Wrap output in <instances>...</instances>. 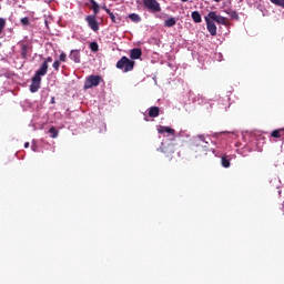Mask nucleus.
I'll use <instances>...</instances> for the list:
<instances>
[{"label":"nucleus","instance_id":"obj_2","mask_svg":"<svg viewBox=\"0 0 284 284\" xmlns=\"http://www.w3.org/2000/svg\"><path fill=\"white\" fill-rule=\"evenodd\" d=\"M116 68L124 72H132V70H134V61L124 55L116 62Z\"/></svg>","mask_w":284,"mask_h":284},{"label":"nucleus","instance_id":"obj_22","mask_svg":"<svg viewBox=\"0 0 284 284\" xmlns=\"http://www.w3.org/2000/svg\"><path fill=\"white\" fill-rule=\"evenodd\" d=\"M129 19H131L133 23H139L141 21V16L136 13H131L129 14Z\"/></svg>","mask_w":284,"mask_h":284},{"label":"nucleus","instance_id":"obj_26","mask_svg":"<svg viewBox=\"0 0 284 284\" xmlns=\"http://www.w3.org/2000/svg\"><path fill=\"white\" fill-rule=\"evenodd\" d=\"M4 28H6V19L0 18V34L3 32Z\"/></svg>","mask_w":284,"mask_h":284},{"label":"nucleus","instance_id":"obj_10","mask_svg":"<svg viewBox=\"0 0 284 284\" xmlns=\"http://www.w3.org/2000/svg\"><path fill=\"white\" fill-rule=\"evenodd\" d=\"M69 59H71V61H74V63H81V51L71 50Z\"/></svg>","mask_w":284,"mask_h":284},{"label":"nucleus","instance_id":"obj_34","mask_svg":"<svg viewBox=\"0 0 284 284\" xmlns=\"http://www.w3.org/2000/svg\"><path fill=\"white\" fill-rule=\"evenodd\" d=\"M51 103H54V97H53V98H51Z\"/></svg>","mask_w":284,"mask_h":284},{"label":"nucleus","instance_id":"obj_17","mask_svg":"<svg viewBox=\"0 0 284 284\" xmlns=\"http://www.w3.org/2000/svg\"><path fill=\"white\" fill-rule=\"evenodd\" d=\"M28 50H30V47L28 44H21V58L28 59Z\"/></svg>","mask_w":284,"mask_h":284},{"label":"nucleus","instance_id":"obj_36","mask_svg":"<svg viewBox=\"0 0 284 284\" xmlns=\"http://www.w3.org/2000/svg\"><path fill=\"white\" fill-rule=\"evenodd\" d=\"M0 10H1V4H0Z\"/></svg>","mask_w":284,"mask_h":284},{"label":"nucleus","instance_id":"obj_30","mask_svg":"<svg viewBox=\"0 0 284 284\" xmlns=\"http://www.w3.org/2000/svg\"><path fill=\"white\" fill-rule=\"evenodd\" d=\"M60 61H62L63 63H65L68 61V55L65 53H61L60 54Z\"/></svg>","mask_w":284,"mask_h":284},{"label":"nucleus","instance_id":"obj_19","mask_svg":"<svg viewBox=\"0 0 284 284\" xmlns=\"http://www.w3.org/2000/svg\"><path fill=\"white\" fill-rule=\"evenodd\" d=\"M90 3H91V10H93L94 14L93 16H97L99 13V3H97L95 0H90Z\"/></svg>","mask_w":284,"mask_h":284},{"label":"nucleus","instance_id":"obj_35","mask_svg":"<svg viewBox=\"0 0 284 284\" xmlns=\"http://www.w3.org/2000/svg\"><path fill=\"white\" fill-rule=\"evenodd\" d=\"M283 214H284V207H283Z\"/></svg>","mask_w":284,"mask_h":284},{"label":"nucleus","instance_id":"obj_24","mask_svg":"<svg viewBox=\"0 0 284 284\" xmlns=\"http://www.w3.org/2000/svg\"><path fill=\"white\" fill-rule=\"evenodd\" d=\"M230 165H231L230 159H227V156H222V166L230 168Z\"/></svg>","mask_w":284,"mask_h":284},{"label":"nucleus","instance_id":"obj_33","mask_svg":"<svg viewBox=\"0 0 284 284\" xmlns=\"http://www.w3.org/2000/svg\"><path fill=\"white\" fill-rule=\"evenodd\" d=\"M213 1H215V3H221V0H213Z\"/></svg>","mask_w":284,"mask_h":284},{"label":"nucleus","instance_id":"obj_23","mask_svg":"<svg viewBox=\"0 0 284 284\" xmlns=\"http://www.w3.org/2000/svg\"><path fill=\"white\" fill-rule=\"evenodd\" d=\"M49 134H51V139H57L59 136V131L57 128L52 126L49 129Z\"/></svg>","mask_w":284,"mask_h":284},{"label":"nucleus","instance_id":"obj_32","mask_svg":"<svg viewBox=\"0 0 284 284\" xmlns=\"http://www.w3.org/2000/svg\"><path fill=\"white\" fill-rule=\"evenodd\" d=\"M31 149L33 150V152H37V146L32 145Z\"/></svg>","mask_w":284,"mask_h":284},{"label":"nucleus","instance_id":"obj_3","mask_svg":"<svg viewBox=\"0 0 284 284\" xmlns=\"http://www.w3.org/2000/svg\"><path fill=\"white\" fill-rule=\"evenodd\" d=\"M101 81H103V78H101V75H89L84 81V90L97 88V85H99Z\"/></svg>","mask_w":284,"mask_h":284},{"label":"nucleus","instance_id":"obj_18","mask_svg":"<svg viewBox=\"0 0 284 284\" xmlns=\"http://www.w3.org/2000/svg\"><path fill=\"white\" fill-rule=\"evenodd\" d=\"M284 134V129H278L272 132L271 136H273V139H281Z\"/></svg>","mask_w":284,"mask_h":284},{"label":"nucleus","instance_id":"obj_28","mask_svg":"<svg viewBox=\"0 0 284 284\" xmlns=\"http://www.w3.org/2000/svg\"><path fill=\"white\" fill-rule=\"evenodd\" d=\"M275 6H281L284 8V0H271Z\"/></svg>","mask_w":284,"mask_h":284},{"label":"nucleus","instance_id":"obj_21","mask_svg":"<svg viewBox=\"0 0 284 284\" xmlns=\"http://www.w3.org/2000/svg\"><path fill=\"white\" fill-rule=\"evenodd\" d=\"M226 14H229V17H231V19H235L236 21H239V13L235 10L229 9L225 10Z\"/></svg>","mask_w":284,"mask_h":284},{"label":"nucleus","instance_id":"obj_9","mask_svg":"<svg viewBox=\"0 0 284 284\" xmlns=\"http://www.w3.org/2000/svg\"><path fill=\"white\" fill-rule=\"evenodd\" d=\"M206 22V28L212 37H216V23L210 19V17H204Z\"/></svg>","mask_w":284,"mask_h":284},{"label":"nucleus","instance_id":"obj_37","mask_svg":"<svg viewBox=\"0 0 284 284\" xmlns=\"http://www.w3.org/2000/svg\"><path fill=\"white\" fill-rule=\"evenodd\" d=\"M0 48H1V42H0Z\"/></svg>","mask_w":284,"mask_h":284},{"label":"nucleus","instance_id":"obj_20","mask_svg":"<svg viewBox=\"0 0 284 284\" xmlns=\"http://www.w3.org/2000/svg\"><path fill=\"white\" fill-rule=\"evenodd\" d=\"M191 17L195 23H201L202 19L201 13L199 11H193Z\"/></svg>","mask_w":284,"mask_h":284},{"label":"nucleus","instance_id":"obj_13","mask_svg":"<svg viewBox=\"0 0 284 284\" xmlns=\"http://www.w3.org/2000/svg\"><path fill=\"white\" fill-rule=\"evenodd\" d=\"M104 12H106V14H109L112 23H121V18H116V16H114L112 13V11H110V9H108V7H103Z\"/></svg>","mask_w":284,"mask_h":284},{"label":"nucleus","instance_id":"obj_4","mask_svg":"<svg viewBox=\"0 0 284 284\" xmlns=\"http://www.w3.org/2000/svg\"><path fill=\"white\" fill-rule=\"evenodd\" d=\"M207 141H205V135H197L193 139V148H200L204 154H207Z\"/></svg>","mask_w":284,"mask_h":284},{"label":"nucleus","instance_id":"obj_5","mask_svg":"<svg viewBox=\"0 0 284 284\" xmlns=\"http://www.w3.org/2000/svg\"><path fill=\"white\" fill-rule=\"evenodd\" d=\"M143 6L150 12H161V3L158 0H143Z\"/></svg>","mask_w":284,"mask_h":284},{"label":"nucleus","instance_id":"obj_6","mask_svg":"<svg viewBox=\"0 0 284 284\" xmlns=\"http://www.w3.org/2000/svg\"><path fill=\"white\" fill-rule=\"evenodd\" d=\"M160 151L165 154V156H172V154H174V152H176V146L174 145V143H162L160 146Z\"/></svg>","mask_w":284,"mask_h":284},{"label":"nucleus","instance_id":"obj_27","mask_svg":"<svg viewBox=\"0 0 284 284\" xmlns=\"http://www.w3.org/2000/svg\"><path fill=\"white\" fill-rule=\"evenodd\" d=\"M20 22L22 23V26H29L30 24V18L24 17L20 20Z\"/></svg>","mask_w":284,"mask_h":284},{"label":"nucleus","instance_id":"obj_12","mask_svg":"<svg viewBox=\"0 0 284 284\" xmlns=\"http://www.w3.org/2000/svg\"><path fill=\"white\" fill-rule=\"evenodd\" d=\"M143 55V51L140 48H134L130 51V59L136 60Z\"/></svg>","mask_w":284,"mask_h":284},{"label":"nucleus","instance_id":"obj_15","mask_svg":"<svg viewBox=\"0 0 284 284\" xmlns=\"http://www.w3.org/2000/svg\"><path fill=\"white\" fill-rule=\"evenodd\" d=\"M176 26V18H169L164 21V27L165 28H174Z\"/></svg>","mask_w":284,"mask_h":284},{"label":"nucleus","instance_id":"obj_25","mask_svg":"<svg viewBox=\"0 0 284 284\" xmlns=\"http://www.w3.org/2000/svg\"><path fill=\"white\" fill-rule=\"evenodd\" d=\"M90 50H92V52H99V43L91 42L90 43Z\"/></svg>","mask_w":284,"mask_h":284},{"label":"nucleus","instance_id":"obj_31","mask_svg":"<svg viewBox=\"0 0 284 284\" xmlns=\"http://www.w3.org/2000/svg\"><path fill=\"white\" fill-rule=\"evenodd\" d=\"M24 148H30V142H26Z\"/></svg>","mask_w":284,"mask_h":284},{"label":"nucleus","instance_id":"obj_11","mask_svg":"<svg viewBox=\"0 0 284 284\" xmlns=\"http://www.w3.org/2000/svg\"><path fill=\"white\" fill-rule=\"evenodd\" d=\"M158 132H159V134H165V133L171 134V136H174V134H175L174 129H172L170 126H163V125L159 126Z\"/></svg>","mask_w":284,"mask_h":284},{"label":"nucleus","instance_id":"obj_16","mask_svg":"<svg viewBox=\"0 0 284 284\" xmlns=\"http://www.w3.org/2000/svg\"><path fill=\"white\" fill-rule=\"evenodd\" d=\"M48 63H52V57L47 58L42 63V65L40 67V70L44 69V74H48V68H49Z\"/></svg>","mask_w":284,"mask_h":284},{"label":"nucleus","instance_id":"obj_8","mask_svg":"<svg viewBox=\"0 0 284 284\" xmlns=\"http://www.w3.org/2000/svg\"><path fill=\"white\" fill-rule=\"evenodd\" d=\"M211 21H215L216 23H220L221 26H225L226 20L225 17L216 14L214 11L209 12L206 16Z\"/></svg>","mask_w":284,"mask_h":284},{"label":"nucleus","instance_id":"obj_1","mask_svg":"<svg viewBox=\"0 0 284 284\" xmlns=\"http://www.w3.org/2000/svg\"><path fill=\"white\" fill-rule=\"evenodd\" d=\"M45 77V69H39L36 74L32 77L30 92H39L41 89V78Z\"/></svg>","mask_w":284,"mask_h":284},{"label":"nucleus","instance_id":"obj_29","mask_svg":"<svg viewBox=\"0 0 284 284\" xmlns=\"http://www.w3.org/2000/svg\"><path fill=\"white\" fill-rule=\"evenodd\" d=\"M59 68H61V62L57 60L53 62V70L59 71Z\"/></svg>","mask_w":284,"mask_h":284},{"label":"nucleus","instance_id":"obj_14","mask_svg":"<svg viewBox=\"0 0 284 284\" xmlns=\"http://www.w3.org/2000/svg\"><path fill=\"white\" fill-rule=\"evenodd\" d=\"M159 114H161V109H159V106H151L149 109V116L151 119H156V116H159Z\"/></svg>","mask_w":284,"mask_h":284},{"label":"nucleus","instance_id":"obj_7","mask_svg":"<svg viewBox=\"0 0 284 284\" xmlns=\"http://www.w3.org/2000/svg\"><path fill=\"white\" fill-rule=\"evenodd\" d=\"M85 21L89 26V28H91V30H93V32H99V22L97 21V16H87L85 17Z\"/></svg>","mask_w":284,"mask_h":284}]
</instances>
